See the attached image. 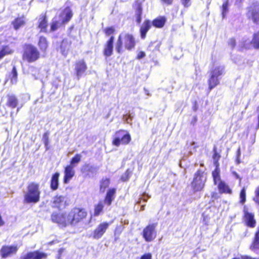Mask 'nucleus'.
Instances as JSON below:
<instances>
[{
  "label": "nucleus",
  "mask_w": 259,
  "mask_h": 259,
  "mask_svg": "<svg viewBox=\"0 0 259 259\" xmlns=\"http://www.w3.org/2000/svg\"><path fill=\"white\" fill-rule=\"evenodd\" d=\"M40 20L39 28L41 31H46V28L48 26L46 18L45 16H44L41 18H40Z\"/></svg>",
  "instance_id": "obj_37"
},
{
  "label": "nucleus",
  "mask_w": 259,
  "mask_h": 259,
  "mask_svg": "<svg viewBox=\"0 0 259 259\" xmlns=\"http://www.w3.org/2000/svg\"><path fill=\"white\" fill-rule=\"evenodd\" d=\"M17 75L18 74L16 68L14 66L11 72L12 76L11 78V81L12 83H16L17 82Z\"/></svg>",
  "instance_id": "obj_41"
},
{
  "label": "nucleus",
  "mask_w": 259,
  "mask_h": 259,
  "mask_svg": "<svg viewBox=\"0 0 259 259\" xmlns=\"http://www.w3.org/2000/svg\"><path fill=\"white\" fill-rule=\"evenodd\" d=\"M104 204L102 201H100L97 205L95 206L94 215L98 216L103 210Z\"/></svg>",
  "instance_id": "obj_35"
},
{
  "label": "nucleus",
  "mask_w": 259,
  "mask_h": 259,
  "mask_svg": "<svg viewBox=\"0 0 259 259\" xmlns=\"http://www.w3.org/2000/svg\"><path fill=\"white\" fill-rule=\"evenodd\" d=\"M232 174L236 179H239L240 181H241V178H240L239 175L236 172L233 171Z\"/></svg>",
  "instance_id": "obj_53"
},
{
  "label": "nucleus",
  "mask_w": 259,
  "mask_h": 259,
  "mask_svg": "<svg viewBox=\"0 0 259 259\" xmlns=\"http://www.w3.org/2000/svg\"><path fill=\"white\" fill-rule=\"evenodd\" d=\"M24 20L23 18H18L15 20L13 22L14 28L17 30L24 24Z\"/></svg>",
  "instance_id": "obj_36"
},
{
  "label": "nucleus",
  "mask_w": 259,
  "mask_h": 259,
  "mask_svg": "<svg viewBox=\"0 0 259 259\" xmlns=\"http://www.w3.org/2000/svg\"><path fill=\"white\" fill-rule=\"evenodd\" d=\"M114 31L115 30L113 27H108L104 29V32L107 36L113 34Z\"/></svg>",
  "instance_id": "obj_46"
},
{
  "label": "nucleus",
  "mask_w": 259,
  "mask_h": 259,
  "mask_svg": "<svg viewBox=\"0 0 259 259\" xmlns=\"http://www.w3.org/2000/svg\"><path fill=\"white\" fill-rule=\"evenodd\" d=\"M229 11V1L227 0L222 6V15L223 18L225 17Z\"/></svg>",
  "instance_id": "obj_40"
},
{
  "label": "nucleus",
  "mask_w": 259,
  "mask_h": 259,
  "mask_svg": "<svg viewBox=\"0 0 259 259\" xmlns=\"http://www.w3.org/2000/svg\"><path fill=\"white\" fill-rule=\"evenodd\" d=\"M236 161L238 164H239L240 162L239 158L238 159V157H237Z\"/></svg>",
  "instance_id": "obj_58"
},
{
  "label": "nucleus",
  "mask_w": 259,
  "mask_h": 259,
  "mask_svg": "<svg viewBox=\"0 0 259 259\" xmlns=\"http://www.w3.org/2000/svg\"><path fill=\"white\" fill-rule=\"evenodd\" d=\"M59 173L56 172L52 177L51 181V188L53 190H56L58 189L59 182L58 179L59 177Z\"/></svg>",
  "instance_id": "obj_26"
},
{
  "label": "nucleus",
  "mask_w": 259,
  "mask_h": 259,
  "mask_svg": "<svg viewBox=\"0 0 259 259\" xmlns=\"http://www.w3.org/2000/svg\"><path fill=\"white\" fill-rule=\"evenodd\" d=\"M241 155V150L240 148L239 147L237 151V157H238V159L240 157Z\"/></svg>",
  "instance_id": "obj_55"
},
{
  "label": "nucleus",
  "mask_w": 259,
  "mask_h": 259,
  "mask_svg": "<svg viewBox=\"0 0 259 259\" xmlns=\"http://www.w3.org/2000/svg\"><path fill=\"white\" fill-rule=\"evenodd\" d=\"M219 77L214 76V75L211 74L210 77L208 80L209 90H211L213 88L219 84Z\"/></svg>",
  "instance_id": "obj_29"
},
{
  "label": "nucleus",
  "mask_w": 259,
  "mask_h": 259,
  "mask_svg": "<svg viewBox=\"0 0 259 259\" xmlns=\"http://www.w3.org/2000/svg\"><path fill=\"white\" fill-rule=\"evenodd\" d=\"M5 55H4L3 53L2 52V51H0V60L2 59Z\"/></svg>",
  "instance_id": "obj_56"
},
{
  "label": "nucleus",
  "mask_w": 259,
  "mask_h": 259,
  "mask_svg": "<svg viewBox=\"0 0 259 259\" xmlns=\"http://www.w3.org/2000/svg\"><path fill=\"white\" fill-rule=\"evenodd\" d=\"M49 134L48 132H46L44 134L42 137V140L45 145L46 150L48 149V146L49 143Z\"/></svg>",
  "instance_id": "obj_45"
},
{
  "label": "nucleus",
  "mask_w": 259,
  "mask_h": 259,
  "mask_svg": "<svg viewBox=\"0 0 259 259\" xmlns=\"http://www.w3.org/2000/svg\"><path fill=\"white\" fill-rule=\"evenodd\" d=\"M72 17V13L69 8H66L58 17H55L51 25V30H56L63 24L67 23Z\"/></svg>",
  "instance_id": "obj_4"
},
{
  "label": "nucleus",
  "mask_w": 259,
  "mask_h": 259,
  "mask_svg": "<svg viewBox=\"0 0 259 259\" xmlns=\"http://www.w3.org/2000/svg\"><path fill=\"white\" fill-rule=\"evenodd\" d=\"M244 219L246 224L250 227H254L255 225V221L254 219V215L247 211L246 206H244Z\"/></svg>",
  "instance_id": "obj_18"
},
{
  "label": "nucleus",
  "mask_w": 259,
  "mask_h": 259,
  "mask_svg": "<svg viewBox=\"0 0 259 259\" xmlns=\"http://www.w3.org/2000/svg\"><path fill=\"white\" fill-rule=\"evenodd\" d=\"M224 72V67L223 66H216L211 71L210 74L214 75L219 77Z\"/></svg>",
  "instance_id": "obj_31"
},
{
  "label": "nucleus",
  "mask_w": 259,
  "mask_h": 259,
  "mask_svg": "<svg viewBox=\"0 0 259 259\" xmlns=\"http://www.w3.org/2000/svg\"><path fill=\"white\" fill-rule=\"evenodd\" d=\"M250 248L253 251H256L259 248V230L255 233L254 239Z\"/></svg>",
  "instance_id": "obj_27"
},
{
  "label": "nucleus",
  "mask_w": 259,
  "mask_h": 259,
  "mask_svg": "<svg viewBox=\"0 0 259 259\" xmlns=\"http://www.w3.org/2000/svg\"><path fill=\"white\" fill-rule=\"evenodd\" d=\"M144 90H145V93L147 94V95H150V94H149V93L148 92V91L146 89H144Z\"/></svg>",
  "instance_id": "obj_59"
},
{
  "label": "nucleus",
  "mask_w": 259,
  "mask_h": 259,
  "mask_svg": "<svg viewBox=\"0 0 259 259\" xmlns=\"http://www.w3.org/2000/svg\"><path fill=\"white\" fill-rule=\"evenodd\" d=\"M152 256L151 253H146L142 255L140 259H152Z\"/></svg>",
  "instance_id": "obj_49"
},
{
  "label": "nucleus",
  "mask_w": 259,
  "mask_h": 259,
  "mask_svg": "<svg viewBox=\"0 0 259 259\" xmlns=\"http://www.w3.org/2000/svg\"><path fill=\"white\" fill-rule=\"evenodd\" d=\"M134 115L132 114H126L123 115L122 120L126 123L132 124L131 121L133 120Z\"/></svg>",
  "instance_id": "obj_43"
},
{
  "label": "nucleus",
  "mask_w": 259,
  "mask_h": 259,
  "mask_svg": "<svg viewBox=\"0 0 259 259\" xmlns=\"http://www.w3.org/2000/svg\"><path fill=\"white\" fill-rule=\"evenodd\" d=\"M252 47L255 49L259 48V35L258 33L254 34L251 42L247 40H242L238 46V48L240 51H242L243 49H251Z\"/></svg>",
  "instance_id": "obj_9"
},
{
  "label": "nucleus",
  "mask_w": 259,
  "mask_h": 259,
  "mask_svg": "<svg viewBox=\"0 0 259 259\" xmlns=\"http://www.w3.org/2000/svg\"><path fill=\"white\" fill-rule=\"evenodd\" d=\"M144 206H145L144 205H142L141 206V210H143L144 209Z\"/></svg>",
  "instance_id": "obj_60"
},
{
  "label": "nucleus",
  "mask_w": 259,
  "mask_h": 259,
  "mask_svg": "<svg viewBox=\"0 0 259 259\" xmlns=\"http://www.w3.org/2000/svg\"><path fill=\"white\" fill-rule=\"evenodd\" d=\"M145 56H146V54H145V52H140L137 56V58L138 59H140L144 58Z\"/></svg>",
  "instance_id": "obj_52"
},
{
  "label": "nucleus",
  "mask_w": 259,
  "mask_h": 259,
  "mask_svg": "<svg viewBox=\"0 0 259 259\" xmlns=\"http://www.w3.org/2000/svg\"><path fill=\"white\" fill-rule=\"evenodd\" d=\"M73 166L72 165H67L65 168V175L64 177V183L65 184L68 183L69 181L74 176L75 171Z\"/></svg>",
  "instance_id": "obj_21"
},
{
  "label": "nucleus",
  "mask_w": 259,
  "mask_h": 259,
  "mask_svg": "<svg viewBox=\"0 0 259 259\" xmlns=\"http://www.w3.org/2000/svg\"><path fill=\"white\" fill-rule=\"evenodd\" d=\"M194 144H195V142H193L192 143V145H194Z\"/></svg>",
  "instance_id": "obj_62"
},
{
  "label": "nucleus",
  "mask_w": 259,
  "mask_h": 259,
  "mask_svg": "<svg viewBox=\"0 0 259 259\" xmlns=\"http://www.w3.org/2000/svg\"><path fill=\"white\" fill-rule=\"evenodd\" d=\"M116 189L115 188H111L108 190L107 192L105 200L104 203L108 206L111 205L112 201L114 199Z\"/></svg>",
  "instance_id": "obj_22"
},
{
  "label": "nucleus",
  "mask_w": 259,
  "mask_h": 259,
  "mask_svg": "<svg viewBox=\"0 0 259 259\" xmlns=\"http://www.w3.org/2000/svg\"><path fill=\"white\" fill-rule=\"evenodd\" d=\"M123 43L125 49L128 50L133 49L136 45L135 38L132 34L126 33H121L115 45V49L119 54H121L122 52Z\"/></svg>",
  "instance_id": "obj_1"
},
{
  "label": "nucleus",
  "mask_w": 259,
  "mask_h": 259,
  "mask_svg": "<svg viewBox=\"0 0 259 259\" xmlns=\"http://www.w3.org/2000/svg\"><path fill=\"white\" fill-rule=\"evenodd\" d=\"M213 155L212 156L213 164L215 166H217V165H219V160L221 157V155L219 153L217 152V148L216 146H214L213 149Z\"/></svg>",
  "instance_id": "obj_33"
},
{
  "label": "nucleus",
  "mask_w": 259,
  "mask_h": 259,
  "mask_svg": "<svg viewBox=\"0 0 259 259\" xmlns=\"http://www.w3.org/2000/svg\"><path fill=\"white\" fill-rule=\"evenodd\" d=\"M163 2L167 5H170L172 4L173 0H162Z\"/></svg>",
  "instance_id": "obj_54"
},
{
  "label": "nucleus",
  "mask_w": 259,
  "mask_h": 259,
  "mask_svg": "<svg viewBox=\"0 0 259 259\" xmlns=\"http://www.w3.org/2000/svg\"><path fill=\"white\" fill-rule=\"evenodd\" d=\"M229 45L232 48H234L235 46V45H236V41L235 40L232 38L231 39H229Z\"/></svg>",
  "instance_id": "obj_50"
},
{
  "label": "nucleus",
  "mask_w": 259,
  "mask_h": 259,
  "mask_svg": "<svg viewBox=\"0 0 259 259\" xmlns=\"http://www.w3.org/2000/svg\"><path fill=\"white\" fill-rule=\"evenodd\" d=\"M71 45V41L67 39L62 40L60 46L61 53L63 55L66 56Z\"/></svg>",
  "instance_id": "obj_25"
},
{
  "label": "nucleus",
  "mask_w": 259,
  "mask_h": 259,
  "mask_svg": "<svg viewBox=\"0 0 259 259\" xmlns=\"http://www.w3.org/2000/svg\"><path fill=\"white\" fill-rule=\"evenodd\" d=\"M114 40V37L113 36H111L105 46L104 49V55L106 57H110L112 54Z\"/></svg>",
  "instance_id": "obj_19"
},
{
  "label": "nucleus",
  "mask_w": 259,
  "mask_h": 259,
  "mask_svg": "<svg viewBox=\"0 0 259 259\" xmlns=\"http://www.w3.org/2000/svg\"><path fill=\"white\" fill-rule=\"evenodd\" d=\"M150 196L147 195L146 193L143 194L142 197L139 199V200L138 201L137 203L140 204L141 201L143 200L144 202H147V199L150 198Z\"/></svg>",
  "instance_id": "obj_47"
},
{
  "label": "nucleus",
  "mask_w": 259,
  "mask_h": 259,
  "mask_svg": "<svg viewBox=\"0 0 259 259\" xmlns=\"http://www.w3.org/2000/svg\"><path fill=\"white\" fill-rule=\"evenodd\" d=\"M134 8L135 10L136 21L138 24H140L142 20L141 15L143 11L142 3L139 1H136L134 5Z\"/></svg>",
  "instance_id": "obj_20"
},
{
  "label": "nucleus",
  "mask_w": 259,
  "mask_h": 259,
  "mask_svg": "<svg viewBox=\"0 0 259 259\" xmlns=\"http://www.w3.org/2000/svg\"><path fill=\"white\" fill-rule=\"evenodd\" d=\"M218 187L221 192L227 193L229 194H231L232 193V190L224 182L220 181V182H218Z\"/></svg>",
  "instance_id": "obj_28"
},
{
  "label": "nucleus",
  "mask_w": 259,
  "mask_h": 259,
  "mask_svg": "<svg viewBox=\"0 0 259 259\" xmlns=\"http://www.w3.org/2000/svg\"><path fill=\"white\" fill-rule=\"evenodd\" d=\"M151 26L150 21L146 20L144 22L140 28L141 37L142 39H144L146 37V33Z\"/></svg>",
  "instance_id": "obj_24"
},
{
  "label": "nucleus",
  "mask_w": 259,
  "mask_h": 259,
  "mask_svg": "<svg viewBox=\"0 0 259 259\" xmlns=\"http://www.w3.org/2000/svg\"><path fill=\"white\" fill-rule=\"evenodd\" d=\"M40 193L39 185L33 182L30 183L24 194V201L27 203H37L39 201Z\"/></svg>",
  "instance_id": "obj_2"
},
{
  "label": "nucleus",
  "mask_w": 259,
  "mask_h": 259,
  "mask_svg": "<svg viewBox=\"0 0 259 259\" xmlns=\"http://www.w3.org/2000/svg\"><path fill=\"white\" fill-rule=\"evenodd\" d=\"M131 140V136L126 131L120 130L115 133L112 143L115 146H119L120 144H128Z\"/></svg>",
  "instance_id": "obj_7"
},
{
  "label": "nucleus",
  "mask_w": 259,
  "mask_h": 259,
  "mask_svg": "<svg viewBox=\"0 0 259 259\" xmlns=\"http://www.w3.org/2000/svg\"><path fill=\"white\" fill-rule=\"evenodd\" d=\"M38 46L40 48V49L42 51H45L46 49L48 47V44L46 40V38L44 37L40 36L39 37V41H38Z\"/></svg>",
  "instance_id": "obj_34"
},
{
  "label": "nucleus",
  "mask_w": 259,
  "mask_h": 259,
  "mask_svg": "<svg viewBox=\"0 0 259 259\" xmlns=\"http://www.w3.org/2000/svg\"><path fill=\"white\" fill-rule=\"evenodd\" d=\"M109 226V224L107 222H103L100 224L94 230L93 233V237L95 239L101 238Z\"/></svg>",
  "instance_id": "obj_12"
},
{
  "label": "nucleus",
  "mask_w": 259,
  "mask_h": 259,
  "mask_svg": "<svg viewBox=\"0 0 259 259\" xmlns=\"http://www.w3.org/2000/svg\"><path fill=\"white\" fill-rule=\"evenodd\" d=\"M87 69V66L84 60H78L76 62L75 65V70L78 79L85 73Z\"/></svg>",
  "instance_id": "obj_14"
},
{
  "label": "nucleus",
  "mask_w": 259,
  "mask_h": 259,
  "mask_svg": "<svg viewBox=\"0 0 259 259\" xmlns=\"http://www.w3.org/2000/svg\"><path fill=\"white\" fill-rule=\"evenodd\" d=\"M219 165H217L215 166V169L212 171V177L213 179L214 183L215 185L218 184V182L221 181L220 176V168L219 167Z\"/></svg>",
  "instance_id": "obj_32"
},
{
  "label": "nucleus",
  "mask_w": 259,
  "mask_h": 259,
  "mask_svg": "<svg viewBox=\"0 0 259 259\" xmlns=\"http://www.w3.org/2000/svg\"><path fill=\"white\" fill-rule=\"evenodd\" d=\"M157 223H153L148 225L144 229L143 231V237L147 242H151L156 237V228Z\"/></svg>",
  "instance_id": "obj_8"
},
{
  "label": "nucleus",
  "mask_w": 259,
  "mask_h": 259,
  "mask_svg": "<svg viewBox=\"0 0 259 259\" xmlns=\"http://www.w3.org/2000/svg\"><path fill=\"white\" fill-rule=\"evenodd\" d=\"M47 256L46 253L40 252L38 251L29 252L22 256L20 259H42L46 258Z\"/></svg>",
  "instance_id": "obj_17"
},
{
  "label": "nucleus",
  "mask_w": 259,
  "mask_h": 259,
  "mask_svg": "<svg viewBox=\"0 0 259 259\" xmlns=\"http://www.w3.org/2000/svg\"><path fill=\"white\" fill-rule=\"evenodd\" d=\"M258 119H259V115H258ZM257 126L259 127V121L258 122Z\"/></svg>",
  "instance_id": "obj_61"
},
{
  "label": "nucleus",
  "mask_w": 259,
  "mask_h": 259,
  "mask_svg": "<svg viewBox=\"0 0 259 259\" xmlns=\"http://www.w3.org/2000/svg\"><path fill=\"white\" fill-rule=\"evenodd\" d=\"M240 202L243 204L246 201V191L245 188H243L240 193Z\"/></svg>",
  "instance_id": "obj_44"
},
{
  "label": "nucleus",
  "mask_w": 259,
  "mask_h": 259,
  "mask_svg": "<svg viewBox=\"0 0 259 259\" xmlns=\"http://www.w3.org/2000/svg\"><path fill=\"white\" fill-rule=\"evenodd\" d=\"M7 97V105L12 108H16L18 104V100L16 96L13 94H8Z\"/></svg>",
  "instance_id": "obj_23"
},
{
  "label": "nucleus",
  "mask_w": 259,
  "mask_h": 259,
  "mask_svg": "<svg viewBox=\"0 0 259 259\" xmlns=\"http://www.w3.org/2000/svg\"><path fill=\"white\" fill-rule=\"evenodd\" d=\"M99 167L89 163L84 164L81 168V171L86 177L89 178L93 177L97 173Z\"/></svg>",
  "instance_id": "obj_11"
},
{
  "label": "nucleus",
  "mask_w": 259,
  "mask_h": 259,
  "mask_svg": "<svg viewBox=\"0 0 259 259\" xmlns=\"http://www.w3.org/2000/svg\"><path fill=\"white\" fill-rule=\"evenodd\" d=\"M66 204V198L63 196H56L53 198L52 206L59 209H64Z\"/></svg>",
  "instance_id": "obj_15"
},
{
  "label": "nucleus",
  "mask_w": 259,
  "mask_h": 259,
  "mask_svg": "<svg viewBox=\"0 0 259 259\" xmlns=\"http://www.w3.org/2000/svg\"><path fill=\"white\" fill-rule=\"evenodd\" d=\"M206 181V174L201 170H198L194 174L191 187L194 192L201 191Z\"/></svg>",
  "instance_id": "obj_5"
},
{
  "label": "nucleus",
  "mask_w": 259,
  "mask_h": 259,
  "mask_svg": "<svg viewBox=\"0 0 259 259\" xmlns=\"http://www.w3.org/2000/svg\"><path fill=\"white\" fill-rule=\"evenodd\" d=\"M110 180L108 179H103L100 184V191L104 192L105 189L109 186Z\"/></svg>",
  "instance_id": "obj_38"
},
{
  "label": "nucleus",
  "mask_w": 259,
  "mask_h": 259,
  "mask_svg": "<svg viewBox=\"0 0 259 259\" xmlns=\"http://www.w3.org/2000/svg\"><path fill=\"white\" fill-rule=\"evenodd\" d=\"M165 21L166 20L164 17H159L154 20L152 24L156 27L161 28L164 26Z\"/></svg>",
  "instance_id": "obj_30"
},
{
  "label": "nucleus",
  "mask_w": 259,
  "mask_h": 259,
  "mask_svg": "<svg viewBox=\"0 0 259 259\" xmlns=\"http://www.w3.org/2000/svg\"><path fill=\"white\" fill-rule=\"evenodd\" d=\"M217 196V194L213 193L212 195V198H216Z\"/></svg>",
  "instance_id": "obj_57"
},
{
  "label": "nucleus",
  "mask_w": 259,
  "mask_h": 259,
  "mask_svg": "<svg viewBox=\"0 0 259 259\" xmlns=\"http://www.w3.org/2000/svg\"><path fill=\"white\" fill-rule=\"evenodd\" d=\"M233 259H239V258H234Z\"/></svg>",
  "instance_id": "obj_63"
},
{
  "label": "nucleus",
  "mask_w": 259,
  "mask_h": 259,
  "mask_svg": "<svg viewBox=\"0 0 259 259\" xmlns=\"http://www.w3.org/2000/svg\"><path fill=\"white\" fill-rule=\"evenodd\" d=\"M18 250L17 246H4L0 250L1 256L3 258H6L13 254H15Z\"/></svg>",
  "instance_id": "obj_16"
},
{
  "label": "nucleus",
  "mask_w": 259,
  "mask_h": 259,
  "mask_svg": "<svg viewBox=\"0 0 259 259\" xmlns=\"http://www.w3.org/2000/svg\"><path fill=\"white\" fill-rule=\"evenodd\" d=\"M259 5L256 4L254 6H251L249 8L248 13V17L254 23L258 24L259 19Z\"/></svg>",
  "instance_id": "obj_13"
},
{
  "label": "nucleus",
  "mask_w": 259,
  "mask_h": 259,
  "mask_svg": "<svg viewBox=\"0 0 259 259\" xmlns=\"http://www.w3.org/2000/svg\"><path fill=\"white\" fill-rule=\"evenodd\" d=\"M256 197L254 198L256 202L259 203V188H257L255 190Z\"/></svg>",
  "instance_id": "obj_51"
},
{
  "label": "nucleus",
  "mask_w": 259,
  "mask_h": 259,
  "mask_svg": "<svg viewBox=\"0 0 259 259\" xmlns=\"http://www.w3.org/2000/svg\"><path fill=\"white\" fill-rule=\"evenodd\" d=\"M67 215L66 213H53L51 215V220L53 223H57L62 227L68 225Z\"/></svg>",
  "instance_id": "obj_10"
},
{
  "label": "nucleus",
  "mask_w": 259,
  "mask_h": 259,
  "mask_svg": "<svg viewBox=\"0 0 259 259\" xmlns=\"http://www.w3.org/2000/svg\"><path fill=\"white\" fill-rule=\"evenodd\" d=\"M181 2L185 8H188L191 5V0H181Z\"/></svg>",
  "instance_id": "obj_48"
},
{
  "label": "nucleus",
  "mask_w": 259,
  "mask_h": 259,
  "mask_svg": "<svg viewBox=\"0 0 259 259\" xmlns=\"http://www.w3.org/2000/svg\"><path fill=\"white\" fill-rule=\"evenodd\" d=\"M87 214L85 209L73 208L67 213L68 225L75 226L86 218Z\"/></svg>",
  "instance_id": "obj_3"
},
{
  "label": "nucleus",
  "mask_w": 259,
  "mask_h": 259,
  "mask_svg": "<svg viewBox=\"0 0 259 259\" xmlns=\"http://www.w3.org/2000/svg\"><path fill=\"white\" fill-rule=\"evenodd\" d=\"M1 51L5 56L7 55L11 54L14 52V50L8 46H3Z\"/></svg>",
  "instance_id": "obj_42"
},
{
  "label": "nucleus",
  "mask_w": 259,
  "mask_h": 259,
  "mask_svg": "<svg viewBox=\"0 0 259 259\" xmlns=\"http://www.w3.org/2000/svg\"><path fill=\"white\" fill-rule=\"evenodd\" d=\"M39 58V53L37 49L32 45L25 47L23 54V59L29 63L36 61Z\"/></svg>",
  "instance_id": "obj_6"
},
{
  "label": "nucleus",
  "mask_w": 259,
  "mask_h": 259,
  "mask_svg": "<svg viewBox=\"0 0 259 259\" xmlns=\"http://www.w3.org/2000/svg\"><path fill=\"white\" fill-rule=\"evenodd\" d=\"M81 156L79 154H77L75 156L73 157L70 161V165H72V166L75 167L76 164H77L81 160Z\"/></svg>",
  "instance_id": "obj_39"
}]
</instances>
